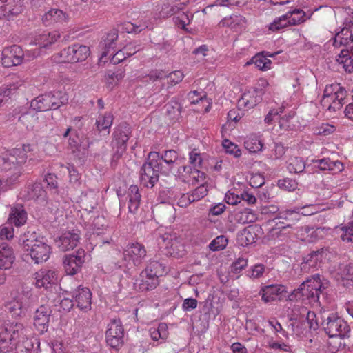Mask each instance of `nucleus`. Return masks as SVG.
Instances as JSON below:
<instances>
[{
  "instance_id": "1",
  "label": "nucleus",
  "mask_w": 353,
  "mask_h": 353,
  "mask_svg": "<svg viewBox=\"0 0 353 353\" xmlns=\"http://www.w3.org/2000/svg\"><path fill=\"white\" fill-rule=\"evenodd\" d=\"M35 146L31 144H23L21 148H14L6 151L0 156V167L3 170H9L6 179L3 182L2 190L12 188L19 182V179L23 172L22 165L28 160L32 164L39 162Z\"/></svg>"
},
{
  "instance_id": "2",
  "label": "nucleus",
  "mask_w": 353,
  "mask_h": 353,
  "mask_svg": "<svg viewBox=\"0 0 353 353\" xmlns=\"http://www.w3.org/2000/svg\"><path fill=\"white\" fill-rule=\"evenodd\" d=\"M32 339L26 337L24 325L17 321L0 322V353H35Z\"/></svg>"
},
{
  "instance_id": "3",
  "label": "nucleus",
  "mask_w": 353,
  "mask_h": 353,
  "mask_svg": "<svg viewBox=\"0 0 353 353\" xmlns=\"http://www.w3.org/2000/svg\"><path fill=\"white\" fill-rule=\"evenodd\" d=\"M19 244L25 254L29 256L35 264L47 261L52 252V248L47 241L32 230H27L20 236Z\"/></svg>"
},
{
  "instance_id": "4",
  "label": "nucleus",
  "mask_w": 353,
  "mask_h": 353,
  "mask_svg": "<svg viewBox=\"0 0 353 353\" xmlns=\"http://www.w3.org/2000/svg\"><path fill=\"white\" fill-rule=\"evenodd\" d=\"M325 283H323L320 274H316L303 282L298 289L294 290L288 296L290 301L301 299L308 300L310 303L319 300V294L324 289Z\"/></svg>"
},
{
  "instance_id": "5",
  "label": "nucleus",
  "mask_w": 353,
  "mask_h": 353,
  "mask_svg": "<svg viewBox=\"0 0 353 353\" xmlns=\"http://www.w3.org/2000/svg\"><path fill=\"white\" fill-rule=\"evenodd\" d=\"M334 13L336 17L344 21L343 26L335 34L333 45L340 47L353 44V10L350 8H337Z\"/></svg>"
},
{
  "instance_id": "6",
  "label": "nucleus",
  "mask_w": 353,
  "mask_h": 353,
  "mask_svg": "<svg viewBox=\"0 0 353 353\" xmlns=\"http://www.w3.org/2000/svg\"><path fill=\"white\" fill-rule=\"evenodd\" d=\"M325 208L320 203L305 205L296 210H285L279 213L276 219L285 220L279 221L276 225L278 229H287L291 228L297 221L299 220L300 215L311 216L324 210Z\"/></svg>"
},
{
  "instance_id": "7",
  "label": "nucleus",
  "mask_w": 353,
  "mask_h": 353,
  "mask_svg": "<svg viewBox=\"0 0 353 353\" xmlns=\"http://www.w3.org/2000/svg\"><path fill=\"white\" fill-rule=\"evenodd\" d=\"M346 95L345 89L340 84L327 85L324 89L321 103L325 109L334 112L341 108Z\"/></svg>"
},
{
  "instance_id": "8",
  "label": "nucleus",
  "mask_w": 353,
  "mask_h": 353,
  "mask_svg": "<svg viewBox=\"0 0 353 353\" xmlns=\"http://www.w3.org/2000/svg\"><path fill=\"white\" fill-rule=\"evenodd\" d=\"M164 272V268L158 261H151L143 270L137 280L139 289L148 291L154 289L159 284V276Z\"/></svg>"
},
{
  "instance_id": "9",
  "label": "nucleus",
  "mask_w": 353,
  "mask_h": 353,
  "mask_svg": "<svg viewBox=\"0 0 353 353\" xmlns=\"http://www.w3.org/2000/svg\"><path fill=\"white\" fill-rule=\"evenodd\" d=\"M159 154L151 152L148 154V161L141 169L140 178L141 183L145 186H154L159 178V172L161 171L160 167Z\"/></svg>"
},
{
  "instance_id": "10",
  "label": "nucleus",
  "mask_w": 353,
  "mask_h": 353,
  "mask_svg": "<svg viewBox=\"0 0 353 353\" xmlns=\"http://www.w3.org/2000/svg\"><path fill=\"white\" fill-rule=\"evenodd\" d=\"M89 55L90 49L88 46L74 44L54 54L52 59L57 63H77L85 61Z\"/></svg>"
},
{
  "instance_id": "11",
  "label": "nucleus",
  "mask_w": 353,
  "mask_h": 353,
  "mask_svg": "<svg viewBox=\"0 0 353 353\" xmlns=\"http://www.w3.org/2000/svg\"><path fill=\"white\" fill-rule=\"evenodd\" d=\"M41 54L37 50H28L24 54L22 48L17 45H13L4 48L2 52V64L7 68L20 65L25 56L28 60L34 59Z\"/></svg>"
},
{
  "instance_id": "12",
  "label": "nucleus",
  "mask_w": 353,
  "mask_h": 353,
  "mask_svg": "<svg viewBox=\"0 0 353 353\" xmlns=\"http://www.w3.org/2000/svg\"><path fill=\"white\" fill-rule=\"evenodd\" d=\"M158 244L161 249L166 250V254L182 257L185 254L183 239L178 237L176 234H164L158 239Z\"/></svg>"
},
{
  "instance_id": "13",
  "label": "nucleus",
  "mask_w": 353,
  "mask_h": 353,
  "mask_svg": "<svg viewBox=\"0 0 353 353\" xmlns=\"http://www.w3.org/2000/svg\"><path fill=\"white\" fill-rule=\"evenodd\" d=\"M324 330L330 337H340L341 339L348 337L350 332V327L347 323L333 314L327 318Z\"/></svg>"
},
{
  "instance_id": "14",
  "label": "nucleus",
  "mask_w": 353,
  "mask_h": 353,
  "mask_svg": "<svg viewBox=\"0 0 353 353\" xmlns=\"http://www.w3.org/2000/svg\"><path fill=\"white\" fill-rule=\"evenodd\" d=\"M146 256V250L138 242L129 243L123 250V260L130 268L140 265Z\"/></svg>"
},
{
  "instance_id": "15",
  "label": "nucleus",
  "mask_w": 353,
  "mask_h": 353,
  "mask_svg": "<svg viewBox=\"0 0 353 353\" xmlns=\"http://www.w3.org/2000/svg\"><path fill=\"white\" fill-rule=\"evenodd\" d=\"M106 343L113 349L119 350L123 344V328L119 319H113L108 325Z\"/></svg>"
},
{
  "instance_id": "16",
  "label": "nucleus",
  "mask_w": 353,
  "mask_h": 353,
  "mask_svg": "<svg viewBox=\"0 0 353 353\" xmlns=\"http://www.w3.org/2000/svg\"><path fill=\"white\" fill-rule=\"evenodd\" d=\"M59 272L54 268H42L34 274V285L38 288L50 289L59 282Z\"/></svg>"
},
{
  "instance_id": "17",
  "label": "nucleus",
  "mask_w": 353,
  "mask_h": 353,
  "mask_svg": "<svg viewBox=\"0 0 353 353\" xmlns=\"http://www.w3.org/2000/svg\"><path fill=\"white\" fill-rule=\"evenodd\" d=\"M86 253L83 249H79L75 253L66 254L63 263L68 275H74L81 271L85 261Z\"/></svg>"
},
{
  "instance_id": "18",
  "label": "nucleus",
  "mask_w": 353,
  "mask_h": 353,
  "mask_svg": "<svg viewBox=\"0 0 353 353\" xmlns=\"http://www.w3.org/2000/svg\"><path fill=\"white\" fill-rule=\"evenodd\" d=\"M185 161V158L181 157L175 150H169L159 155L160 167L161 172L165 174L174 173V170Z\"/></svg>"
},
{
  "instance_id": "19",
  "label": "nucleus",
  "mask_w": 353,
  "mask_h": 353,
  "mask_svg": "<svg viewBox=\"0 0 353 353\" xmlns=\"http://www.w3.org/2000/svg\"><path fill=\"white\" fill-rule=\"evenodd\" d=\"M80 239L79 230H68L56 239L55 243L61 250L65 252L76 248L80 242Z\"/></svg>"
},
{
  "instance_id": "20",
  "label": "nucleus",
  "mask_w": 353,
  "mask_h": 353,
  "mask_svg": "<svg viewBox=\"0 0 353 353\" xmlns=\"http://www.w3.org/2000/svg\"><path fill=\"white\" fill-rule=\"evenodd\" d=\"M287 292L285 286L283 285H269L261 288L259 295L265 303L281 300Z\"/></svg>"
},
{
  "instance_id": "21",
  "label": "nucleus",
  "mask_w": 353,
  "mask_h": 353,
  "mask_svg": "<svg viewBox=\"0 0 353 353\" xmlns=\"http://www.w3.org/2000/svg\"><path fill=\"white\" fill-rule=\"evenodd\" d=\"M23 9V0H0V19L17 16Z\"/></svg>"
},
{
  "instance_id": "22",
  "label": "nucleus",
  "mask_w": 353,
  "mask_h": 353,
  "mask_svg": "<svg viewBox=\"0 0 353 353\" xmlns=\"http://www.w3.org/2000/svg\"><path fill=\"white\" fill-rule=\"evenodd\" d=\"M23 299V296L21 294L12 292L10 300L7 301L4 304L5 310L12 317L24 316L26 307Z\"/></svg>"
},
{
  "instance_id": "23",
  "label": "nucleus",
  "mask_w": 353,
  "mask_h": 353,
  "mask_svg": "<svg viewBox=\"0 0 353 353\" xmlns=\"http://www.w3.org/2000/svg\"><path fill=\"white\" fill-rule=\"evenodd\" d=\"M326 256L324 250L312 252L303 259L301 264V270L303 272H308L320 267L323 259Z\"/></svg>"
},
{
  "instance_id": "24",
  "label": "nucleus",
  "mask_w": 353,
  "mask_h": 353,
  "mask_svg": "<svg viewBox=\"0 0 353 353\" xmlns=\"http://www.w3.org/2000/svg\"><path fill=\"white\" fill-rule=\"evenodd\" d=\"M128 139L129 136L127 130H122L118 128L114 131L113 145L117 150L112 157L113 161L119 160L125 152Z\"/></svg>"
},
{
  "instance_id": "25",
  "label": "nucleus",
  "mask_w": 353,
  "mask_h": 353,
  "mask_svg": "<svg viewBox=\"0 0 353 353\" xmlns=\"http://www.w3.org/2000/svg\"><path fill=\"white\" fill-rule=\"evenodd\" d=\"M262 99V92L258 90L250 88L247 90L238 101L239 108L250 110L256 106Z\"/></svg>"
},
{
  "instance_id": "26",
  "label": "nucleus",
  "mask_w": 353,
  "mask_h": 353,
  "mask_svg": "<svg viewBox=\"0 0 353 353\" xmlns=\"http://www.w3.org/2000/svg\"><path fill=\"white\" fill-rule=\"evenodd\" d=\"M280 53L279 51L275 52H262L254 55L250 60L247 61L245 66L254 64L255 67L260 70L267 71L272 68V61L268 57H274Z\"/></svg>"
},
{
  "instance_id": "27",
  "label": "nucleus",
  "mask_w": 353,
  "mask_h": 353,
  "mask_svg": "<svg viewBox=\"0 0 353 353\" xmlns=\"http://www.w3.org/2000/svg\"><path fill=\"white\" fill-rule=\"evenodd\" d=\"M325 233V228H311L307 225H305L296 232V236L299 239L302 241L307 243H312L317 239L322 238Z\"/></svg>"
},
{
  "instance_id": "28",
  "label": "nucleus",
  "mask_w": 353,
  "mask_h": 353,
  "mask_svg": "<svg viewBox=\"0 0 353 353\" xmlns=\"http://www.w3.org/2000/svg\"><path fill=\"white\" fill-rule=\"evenodd\" d=\"M72 297L81 310L88 311L91 308L92 293L88 288L79 287L74 291Z\"/></svg>"
},
{
  "instance_id": "29",
  "label": "nucleus",
  "mask_w": 353,
  "mask_h": 353,
  "mask_svg": "<svg viewBox=\"0 0 353 353\" xmlns=\"http://www.w3.org/2000/svg\"><path fill=\"white\" fill-rule=\"evenodd\" d=\"M50 313V309L45 305L40 306L36 310L34 325L39 332L43 333L48 330Z\"/></svg>"
},
{
  "instance_id": "30",
  "label": "nucleus",
  "mask_w": 353,
  "mask_h": 353,
  "mask_svg": "<svg viewBox=\"0 0 353 353\" xmlns=\"http://www.w3.org/2000/svg\"><path fill=\"white\" fill-rule=\"evenodd\" d=\"M60 38V34L57 31L51 32H43L34 36L30 44L39 46L40 49L47 48L54 44Z\"/></svg>"
},
{
  "instance_id": "31",
  "label": "nucleus",
  "mask_w": 353,
  "mask_h": 353,
  "mask_svg": "<svg viewBox=\"0 0 353 353\" xmlns=\"http://www.w3.org/2000/svg\"><path fill=\"white\" fill-rule=\"evenodd\" d=\"M15 260L12 248L7 243H0V270H9L12 268Z\"/></svg>"
},
{
  "instance_id": "32",
  "label": "nucleus",
  "mask_w": 353,
  "mask_h": 353,
  "mask_svg": "<svg viewBox=\"0 0 353 353\" xmlns=\"http://www.w3.org/2000/svg\"><path fill=\"white\" fill-rule=\"evenodd\" d=\"M27 219L28 214L23 206L17 204L11 208L7 223L16 227H21L26 223Z\"/></svg>"
},
{
  "instance_id": "33",
  "label": "nucleus",
  "mask_w": 353,
  "mask_h": 353,
  "mask_svg": "<svg viewBox=\"0 0 353 353\" xmlns=\"http://www.w3.org/2000/svg\"><path fill=\"white\" fill-rule=\"evenodd\" d=\"M118 39V34L113 30L107 34L105 38L101 42L103 51L101 56V61H106V57H111L115 52L116 42Z\"/></svg>"
},
{
  "instance_id": "34",
  "label": "nucleus",
  "mask_w": 353,
  "mask_h": 353,
  "mask_svg": "<svg viewBox=\"0 0 353 353\" xmlns=\"http://www.w3.org/2000/svg\"><path fill=\"white\" fill-rule=\"evenodd\" d=\"M68 17L65 12L59 9H50L46 12L42 21L45 26H52L55 24H62L68 21Z\"/></svg>"
},
{
  "instance_id": "35",
  "label": "nucleus",
  "mask_w": 353,
  "mask_h": 353,
  "mask_svg": "<svg viewBox=\"0 0 353 353\" xmlns=\"http://www.w3.org/2000/svg\"><path fill=\"white\" fill-rule=\"evenodd\" d=\"M312 14V12H305L302 9L296 8L287 12L285 16L290 26H296L310 19Z\"/></svg>"
},
{
  "instance_id": "36",
  "label": "nucleus",
  "mask_w": 353,
  "mask_h": 353,
  "mask_svg": "<svg viewBox=\"0 0 353 353\" xmlns=\"http://www.w3.org/2000/svg\"><path fill=\"white\" fill-rule=\"evenodd\" d=\"M25 191L26 194L23 196L26 199H34L39 203L46 202V193L40 183L28 185Z\"/></svg>"
},
{
  "instance_id": "37",
  "label": "nucleus",
  "mask_w": 353,
  "mask_h": 353,
  "mask_svg": "<svg viewBox=\"0 0 353 353\" xmlns=\"http://www.w3.org/2000/svg\"><path fill=\"white\" fill-rule=\"evenodd\" d=\"M188 99L192 104H198L201 103L203 108H197L199 112H208L211 109V99L207 98L205 94L203 92H198L196 90L191 91L188 93Z\"/></svg>"
},
{
  "instance_id": "38",
  "label": "nucleus",
  "mask_w": 353,
  "mask_h": 353,
  "mask_svg": "<svg viewBox=\"0 0 353 353\" xmlns=\"http://www.w3.org/2000/svg\"><path fill=\"white\" fill-rule=\"evenodd\" d=\"M128 212L134 214L140 205L141 195L137 185H131L127 192Z\"/></svg>"
},
{
  "instance_id": "39",
  "label": "nucleus",
  "mask_w": 353,
  "mask_h": 353,
  "mask_svg": "<svg viewBox=\"0 0 353 353\" xmlns=\"http://www.w3.org/2000/svg\"><path fill=\"white\" fill-rule=\"evenodd\" d=\"M256 227L250 225L238 234L237 241L241 246H247L251 245L256 241L257 239Z\"/></svg>"
},
{
  "instance_id": "40",
  "label": "nucleus",
  "mask_w": 353,
  "mask_h": 353,
  "mask_svg": "<svg viewBox=\"0 0 353 353\" xmlns=\"http://www.w3.org/2000/svg\"><path fill=\"white\" fill-rule=\"evenodd\" d=\"M189 0H175L172 3H165L162 6L160 14L162 17H169L176 14L188 4Z\"/></svg>"
},
{
  "instance_id": "41",
  "label": "nucleus",
  "mask_w": 353,
  "mask_h": 353,
  "mask_svg": "<svg viewBox=\"0 0 353 353\" xmlns=\"http://www.w3.org/2000/svg\"><path fill=\"white\" fill-rule=\"evenodd\" d=\"M245 18L241 15H232L225 17L219 23L221 27H229L234 31H239L245 27Z\"/></svg>"
},
{
  "instance_id": "42",
  "label": "nucleus",
  "mask_w": 353,
  "mask_h": 353,
  "mask_svg": "<svg viewBox=\"0 0 353 353\" xmlns=\"http://www.w3.org/2000/svg\"><path fill=\"white\" fill-rule=\"evenodd\" d=\"M336 61L343 65L346 72H353V48L350 50H342L336 57Z\"/></svg>"
},
{
  "instance_id": "43",
  "label": "nucleus",
  "mask_w": 353,
  "mask_h": 353,
  "mask_svg": "<svg viewBox=\"0 0 353 353\" xmlns=\"http://www.w3.org/2000/svg\"><path fill=\"white\" fill-rule=\"evenodd\" d=\"M98 195L93 190L82 193L80 197L81 207L85 212H91L97 205Z\"/></svg>"
},
{
  "instance_id": "44",
  "label": "nucleus",
  "mask_w": 353,
  "mask_h": 353,
  "mask_svg": "<svg viewBox=\"0 0 353 353\" xmlns=\"http://www.w3.org/2000/svg\"><path fill=\"white\" fill-rule=\"evenodd\" d=\"M321 170H331L334 173L343 170V165L339 161H331L330 159H317L314 161Z\"/></svg>"
},
{
  "instance_id": "45",
  "label": "nucleus",
  "mask_w": 353,
  "mask_h": 353,
  "mask_svg": "<svg viewBox=\"0 0 353 353\" xmlns=\"http://www.w3.org/2000/svg\"><path fill=\"white\" fill-rule=\"evenodd\" d=\"M244 146L250 152L256 153L262 150L263 143L259 135L253 134L247 137Z\"/></svg>"
},
{
  "instance_id": "46",
  "label": "nucleus",
  "mask_w": 353,
  "mask_h": 353,
  "mask_svg": "<svg viewBox=\"0 0 353 353\" xmlns=\"http://www.w3.org/2000/svg\"><path fill=\"white\" fill-rule=\"evenodd\" d=\"M30 106L38 112L51 110L50 94L40 95L31 101Z\"/></svg>"
},
{
  "instance_id": "47",
  "label": "nucleus",
  "mask_w": 353,
  "mask_h": 353,
  "mask_svg": "<svg viewBox=\"0 0 353 353\" xmlns=\"http://www.w3.org/2000/svg\"><path fill=\"white\" fill-rule=\"evenodd\" d=\"M23 85L22 81L0 87V106Z\"/></svg>"
},
{
  "instance_id": "48",
  "label": "nucleus",
  "mask_w": 353,
  "mask_h": 353,
  "mask_svg": "<svg viewBox=\"0 0 353 353\" xmlns=\"http://www.w3.org/2000/svg\"><path fill=\"white\" fill-rule=\"evenodd\" d=\"M49 94L51 110H57L68 103V97L65 92L57 91L53 93L49 92Z\"/></svg>"
},
{
  "instance_id": "49",
  "label": "nucleus",
  "mask_w": 353,
  "mask_h": 353,
  "mask_svg": "<svg viewBox=\"0 0 353 353\" xmlns=\"http://www.w3.org/2000/svg\"><path fill=\"white\" fill-rule=\"evenodd\" d=\"M130 48V46H125L123 49L115 50V52L112 53L111 57H106L107 59H110L111 62L113 64H118L125 60L127 57L132 56V54L137 52V50H134L133 52H129L128 50Z\"/></svg>"
},
{
  "instance_id": "50",
  "label": "nucleus",
  "mask_w": 353,
  "mask_h": 353,
  "mask_svg": "<svg viewBox=\"0 0 353 353\" xmlns=\"http://www.w3.org/2000/svg\"><path fill=\"white\" fill-rule=\"evenodd\" d=\"M287 168L290 173H300L305 168V163L303 158L292 157L288 161Z\"/></svg>"
},
{
  "instance_id": "51",
  "label": "nucleus",
  "mask_w": 353,
  "mask_h": 353,
  "mask_svg": "<svg viewBox=\"0 0 353 353\" xmlns=\"http://www.w3.org/2000/svg\"><path fill=\"white\" fill-rule=\"evenodd\" d=\"M150 336L152 340H165L168 336V325L164 323H159L157 327L150 330Z\"/></svg>"
},
{
  "instance_id": "52",
  "label": "nucleus",
  "mask_w": 353,
  "mask_h": 353,
  "mask_svg": "<svg viewBox=\"0 0 353 353\" xmlns=\"http://www.w3.org/2000/svg\"><path fill=\"white\" fill-rule=\"evenodd\" d=\"M193 169L190 165L181 164L176 167L173 174L181 181L186 183L187 181H190V176Z\"/></svg>"
},
{
  "instance_id": "53",
  "label": "nucleus",
  "mask_w": 353,
  "mask_h": 353,
  "mask_svg": "<svg viewBox=\"0 0 353 353\" xmlns=\"http://www.w3.org/2000/svg\"><path fill=\"white\" fill-rule=\"evenodd\" d=\"M300 316L304 318L305 316L306 323L310 330H315L318 327V323L316 320L314 312L309 311L307 308L303 307L300 311Z\"/></svg>"
},
{
  "instance_id": "54",
  "label": "nucleus",
  "mask_w": 353,
  "mask_h": 353,
  "mask_svg": "<svg viewBox=\"0 0 353 353\" xmlns=\"http://www.w3.org/2000/svg\"><path fill=\"white\" fill-rule=\"evenodd\" d=\"M113 121V117L110 113H105L103 115H99L97 119V127L99 131L109 129Z\"/></svg>"
},
{
  "instance_id": "55",
  "label": "nucleus",
  "mask_w": 353,
  "mask_h": 353,
  "mask_svg": "<svg viewBox=\"0 0 353 353\" xmlns=\"http://www.w3.org/2000/svg\"><path fill=\"white\" fill-rule=\"evenodd\" d=\"M290 26L285 14L276 17L274 20L268 26V30L270 32H276L285 27Z\"/></svg>"
},
{
  "instance_id": "56",
  "label": "nucleus",
  "mask_w": 353,
  "mask_h": 353,
  "mask_svg": "<svg viewBox=\"0 0 353 353\" xmlns=\"http://www.w3.org/2000/svg\"><path fill=\"white\" fill-rule=\"evenodd\" d=\"M206 175L203 172H201L199 168H194L190 176V181H187L186 183L189 185H196L205 183Z\"/></svg>"
},
{
  "instance_id": "57",
  "label": "nucleus",
  "mask_w": 353,
  "mask_h": 353,
  "mask_svg": "<svg viewBox=\"0 0 353 353\" xmlns=\"http://www.w3.org/2000/svg\"><path fill=\"white\" fill-rule=\"evenodd\" d=\"M289 104L287 101H284L281 107L279 108H272L265 117V122L267 124H270L274 118L279 114L283 113L285 110L288 108Z\"/></svg>"
},
{
  "instance_id": "58",
  "label": "nucleus",
  "mask_w": 353,
  "mask_h": 353,
  "mask_svg": "<svg viewBox=\"0 0 353 353\" xmlns=\"http://www.w3.org/2000/svg\"><path fill=\"white\" fill-rule=\"evenodd\" d=\"M222 145L227 154L232 155L236 158L241 155V151L238 145L230 140L225 139L222 143Z\"/></svg>"
},
{
  "instance_id": "59",
  "label": "nucleus",
  "mask_w": 353,
  "mask_h": 353,
  "mask_svg": "<svg viewBox=\"0 0 353 353\" xmlns=\"http://www.w3.org/2000/svg\"><path fill=\"white\" fill-rule=\"evenodd\" d=\"M14 236V229L11 224H3L0 226V241L12 240ZM1 243V241H0Z\"/></svg>"
},
{
  "instance_id": "60",
  "label": "nucleus",
  "mask_w": 353,
  "mask_h": 353,
  "mask_svg": "<svg viewBox=\"0 0 353 353\" xmlns=\"http://www.w3.org/2000/svg\"><path fill=\"white\" fill-rule=\"evenodd\" d=\"M192 17V14L190 15L187 12H179L178 16L174 17V23L179 28L185 29V26L190 23Z\"/></svg>"
},
{
  "instance_id": "61",
  "label": "nucleus",
  "mask_w": 353,
  "mask_h": 353,
  "mask_svg": "<svg viewBox=\"0 0 353 353\" xmlns=\"http://www.w3.org/2000/svg\"><path fill=\"white\" fill-rule=\"evenodd\" d=\"M228 242V239L225 236H219L209 244V248L212 251L222 250L226 247Z\"/></svg>"
},
{
  "instance_id": "62",
  "label": "nucleus",
  "mask_w": 353,
  "mask_h": 353,
  "mask_svg": "<svg viewBox=\"0 0 353 353\" xmlns=\"http://www.w3.org/2000/svg\"><path fill=\"white\" fill-rule=\"evenodd\" d=\"M189 162L195 168L201 167L203 157L201 153L197 149H193L189 152Z\"/></svg>"
},
{
  "instance_id": "63",
  "label": "nucleus",
  "mask_w": 353,
  "mask_h": 353,
  "mask_svg": "<svg viewBox=\"0 0 353 353\" xmlns=\"http://www.w3.org/2000/svg\"><path fill=\"white\" fill-rule=\"evenodd\" d=\"M105 220L103 216H98L94 221L90 225V230L93 234L99 235L102 233L105 226Z\"/></svg>"
},
{
  "instance_id": "64",
  "label": "nucleus",
  "mask_w": 353,
  "mask_h": 353,
  "mask_svg": "<svg viewBox=\"0 0 353 353\" xmlns=\"http://www.w3.org/2000/svg\"><path fill=\"white\" fill-rule=\"evenodd\" d=\"M340 275L342 281L353 282V263H349L340 268Z\"/></svg>"
}]
</instances>
